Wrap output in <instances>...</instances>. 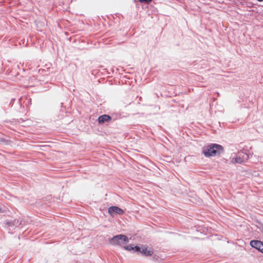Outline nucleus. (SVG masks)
<instances>
[{
    "mask_svg": "<svg viewBox=\"0 0 263 263\" xmlns=\"http://www.w3.org/2000/svg\"><path fill=\"white\" fill-rule=\"evenodd\" d=\"M202 153L205 157L220 156L224 153V148L220 144L213 143L203 147Z\"/></svg>",
    "mask_w": 263,
    "mask_h": 263,
    "instance_id": "f257e3e1",
    "label": "nucleus"
},
{
    "mask_svg": "<svg viewBox=\"0 0 263 263\" xmlns=\"http://www.w3.org/2000/svg\"><path fill=\"white\" fill-rule=\"evenodd\" d=\"M128 242V237L124 234H118L108 239V242L114 246L126 245Z\"/></svg>",
    "mask_w": 263,
    "mask_h": 263,
    "instance_id": "f03ea898",
    "label": "nucleus"
},
{
    "mask_svg": "<svg viewBox=\"0 0 263 263\" xmlns=\"http://www.w3.org/2000/svg\"><path fill=\"white\" fill-rule=\"evenodd\" d=\"M250 245L263 253V242L258 240H252L250 241Z\"/></svg>",
    "mask_w": 263,
    "mask_h": 263,
    "instance_id": "7ed1b4c3",
    "label": "nucleus"
},
{
    "mask_svg": "<svg viewBox=\"0 0 263 263\" xmlns=\"http://www.w3.org/2000/svg\"><path fill=\"white\" fill-rule=\"evenodd\" d=\"M108 212L111 216H113L114 214L122 215L124 214V211L117 206H111L109 207Z\"/></svg>",
    "mask_w": 263,
    "mask_h": 263,
    "instance_id": "20e7f679",
    "label": "nucleus"
},
{
    "mask_svg": "<svg viewBox=\"0 0 263 263\" xmlns=\"http://www.w3.org/2000/svg\"><path fill=\"white\" fill-rule=\"evenodd\" d=\"M138 252H140L142 255L145 256H152L154 254L153 249L147 250V247L145 246H142V248L140 247V250Z\"/></svg>",
    "mask_w": 263,
    "mask_h": 263,
    "instance_id": "39448f33",
    "label": "nucleus"
},
{
    "mask_svg": "<svg viewBox=\"0 0 263 263\" xmlns=\"http://www.w3.org/2000/svg\"><path fill=\"white\" fill-rule=\"evenodd\" d=\"M111 120V117L108 115L104 114L100 116L98 118L99 124H103L106 122H109Z\"/></svg>",
    "mask_w": 263,
    "mask_h": 263,
    "instance_id": "423d86ee",
    "label": "nucleus"
},
{
    "mask_svg": "<svg viewBox=\"0 0 263 263\" xmlns=\"http://www.w3.org/2000/svg\"><path fill=\"white\" fill-rule=\"evenodd\" d=\"M6 224L10 227H17L21 224V221L19 219H15L12 220L6 221Z\"/></svg>",
    "mask_w": 263,
    "mask_h": 263,
    "instance_id": "0eeeda50",
    "label": "nucleus"
},
{
    "mask_svg": "<svg viewBox=\"0 0 263 263\" xmlns=\"http://www.w3.org/2000/svg\"><path fill=\"white\" fill-rule=\"evenodd\" d=\"M124 249L128 251H133L134 253L138 252L140 250V247L138 246H133L131 244H129L126 246L123 247Z\"/></svg>",
    "mask_w": 263,
    "mask_h": 263,
    "instance_id": "6e6552de",
    "label": "nucleus"
},
{
    "mask_svg": "<svg viewBox=\"0 0 263 263\" xmlns=\"http://www.w3.org/2000/svg\"><path fill=\"white\" fill-rule=\"evenodd\" d=\"M238 155L240 157L243 162L247 161L250 158V154L243 151H240L238 153Z\"/></svg>",
    "mask_w": 263,
    "mask_h": 263,
    "instance_id": "1a4fd4ad",
    "label": "nucleus"
},
{
    "mask_svg": "<svg viewBox=\"0 0 263 263\" xmlns=\"http://www.w3.org/2000/svg\"><path fill=\"white\" fill-rule=\"evenodd\" d=\"M231 162L233 163H239L241 164L244 162L243 160L241 159L240 157L238 155L235 158H232Z\"/></svg>",
    "mask_w": 263,
    "mask_h": 263,
    "instance_id": "9d476101",
    "label": "nucleus"
},
{
    "mask_svg": "<svg viewBox=\"0 0 263 263\" xmlns=\"http://www.w3.org/2000/svg\"><path fill=\"white\" fill-rule=\"evenodd\" d=\"M240 5L241 6H246L248 7H251L252 5L251 3H248L247 2H240Z\"/></svg>",
    "mask_w": 263,
    "mask_h": 263,
    "instance_id": "9b49d317",
    "label": "nucleus"
},
{
    "mask_svg": "<svg viewBox=\"0 0 263 263\" xmlns=\"http://www.w3.org/2000/svg\"><path fill=\"white\" fill-rule=\"evenodd\" d=\"M152 0H138V1L141 3H144L148 4H149Z\"/></svg>",
    "mask_w": 263,
    "mask_h": 263,
    "instance_id": "f8f14e48",
    "label": "nucleus"
},
{
    "mask_svg": "<svg viewBox=\"0 0 263 263\" xmlns=\"http://www.w3.org/2000/svg\"><path fill=\"white\" fill-rule=\"evenodd\" d=\"M151 259L155 261V262H156L158 260V256H157L156 255H154L152 258H151Z\"/></svg>",
    "mask_w": 263,
    "mask_h": 263,
    "instance_id": "ddd939ff",
    "label": "nucleus"
},
{
    "mask_svg": "<svg viewBox=\"0 0 263 263\" xmlns=\"http://www.w3.org/2000/svg\"><path fill=\"white\" fill-rule=\"evenodd\" d=\"M260 231L263 234V224H261L260 227L259 228Z\"/></svg>",
    "mask_w": 263,
    "mask_h": 263,
    "instance_id": "4468645a",
    "label": "nucleus"
},
{
    "mask_svg": "<svg viewBox=\"0 0 263 263\" xmlns=\"http://www.w3.org/2000/svg\"><path fill=\"white\" fill-rule=\"evenodd\" d=\"M22 99H23V98H21L19 99V100H18V101L20 102V104H21V105H22V102H21V101H22Z\"/></svg>",
    "mask_w": 263,
    "mask_h": 263,
    "instance_id": "2eb2a0df",
    "label": "nucleus"
},
{
    "mask_svg": "<svg viewBox=\"0 0 263 263\" xmlns=\"http://www.w3.org/2000/svg\"><path fill=\"white\" fill-rule=\"evenodd\" d=\"M14 100H15V99H11V103H12V102H13Z\"/></svg>",
    "mask_w": 263,
    "mask_h": 263,
    "instance_id": "dca6fc26",
    "label": "nucleus"
},
{
    "mask_svg": "<svg viewBox=\"0 0 263 263\" xmlns=\"http://www.w3.org/2000/svg\"><path fill=\"white\" fill-rule=\"evenodd\" d=\"M257 1H258V2H262V1H263V0H257Z\"/></svg>",
    "mask_w": 263,
    "mask_h": 263,
    "instance_id": "f3484780",
    "label": "nucleus"
}]
</instances>
